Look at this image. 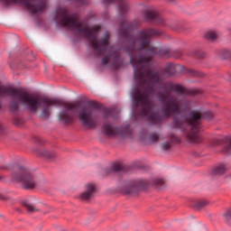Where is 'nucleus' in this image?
Masks as SVG:
<instances>
[{
    "label": "nucleus",
    "mask_w": 231,
    "mask_h": 231,
    "mask_svg": "<svg viewBox=\"0 0 231 231\" xmlns=\"http://www.w3.org/2000/svg\"><path fill=\"white\" fill-rule=\"evenodd\" d=\"M117 3L119 20V37L125 39V46L123 49L130 55V62L134 68V79L137 87L132 91V98L135 107L141 106V110H134L136 116L147 117L149 122H162L163 117L159 112H155L156 105L149 97L154 95L156 85L160 82V72L151 70V60L154 57H163L169 53L167 51L151 47L152 37H161L163 31L153 28H146L138 31L137 36L133 35V29L140 26V22L127 23V12H129L128 0H103V5ZM145 48H149L145 50Z\"/></svg>",
    "instance_id": "f257e3e1"
},
{
    "label": "nucleus",
    "mask_w": 231,
    "mask_h": 231,
    "mask_svg": "<svg viewBox=\"0 0 231 231\" xmlns=\"http://www.w3.org/2000/svg\"><path fill=\"white\" fill-rule=\"evenodd\" d=\"M161 91L157 93L159 102H162L161 111L165 118L173 116L171 129H180L185 134L188 142L190 143H199L201 136V122L203 118L210 120L214 116L212 112L206 111L201 114L199 110H193L189 113V117L181 114V109H190V104L184 99H179L176 95H198V90H189L187 88L174 83L172 81H165L161 84ZM176 95H172V92Z\"/></svg>",
    "instance_id": "f03ea898"
},
{
    "label": "nucleus",
    "mask_w": 231,
    "mask_h": 231,
    "mask_svg": "<svg viewBox=\"0 0 231 231\" xmlns=\"http://www.w3.org/2000/svg\"><path fill=\"white\" fill-rule=\"evenodd\" d=\"M3 97H12L9 104L11 113H15V111L19 109V104H22V106L27 107L31 113H37L39 107H42V116L43 118H50L51 106H55L56 107L63 106L65 110L60 113V120L63 122V124H71L75 117V112L73 111V109H75V105L65 103L58 98L33 96L23 89L12 88L5 85H0V98H3ZM2 105L0 103V109Z\"/></svg>",
    "instance_id": "7ed1b4c3"
},
{
    "label": "nucleus",
    "mask_w": 231,
    "mask_h": 231,
    "mask_svg": "<svg viewBox=\"0 0 231 231\" xmlns=\"http://www.w3.org/2000/svg\"><path fill=\"white\" fill-rule=\"evenodd\" d=\"M56 24L58 26H62L74 32L76 35L84 34V37L88 39L90 48L94 51L97 57L104 55L109 48V39L111 34L109 32H105L102 39L97 40V35L100 32V25H94L92 31L89 30L88 24L84 25L83 22H79V15L77 14H69L68 8L59 7L55 15Z\"/></svg>",
    "instance_id": "20e7f679"
},
{
    "label": "nucleus",
    "mask_w": 231,
    "mask_h": 231,
    "mask_svg": "<svg viewBox=\"0 0 231 231\" xmlns=\"http://www.w3.org/2000/svg\"><path fill=\"white\" fill-rule=\"evenodd\" d=\"M100 106L95 101H88L79 111V118L83 125L89 127H97L98 125V108Z\"/></svg>",
    "instance_id": "39448f33"
},
{
    "label": "nucleus",
    "mask_w": 231,
    "mask_h": 231,
    "mask_svg": "<svg viewBox=\"0 0 231 231\" xmlns=\"http://www.w3.org/2000/svg\"><path fill=\"white\" fill-rule=\"evenodd\" d=\"M12 180L16 181V183H22V187L25 190H33L38 185L32 171L23 165H16L14 167L12 171Z\"/></svg>",
    "instance_id": "423d86ee"
},
{
    "label": "nucleus",
    "mask_w": 231,
    "mask_h": 231,
    "mask_svg": "<svg viewBox=\"0 0 231 231\" xmlns=\"http://www.w3.org/2000/svg\"><path fill=\"white\" fill-rule=\"evenodd\" d=\"M4 6H10L11 3L22 5L31 14H42L48 8V0H0Z\"/></svg>",
    "instance_id": "0eeeda50"
},
{
    "label": "nucleus",
    "mask_w": 231,
    "mask_h": 231,
    "mask_svg": "<svg viewBox=\"0 0 231 231\" xmlns=\"http://www.w3.org/2000/svg\"><path fill=\"white\" fill-rule=\"evenodd\" d=\"M122 49H115V47H110L108 55L105 56L102 59V64L106 66V64H109V58L113 59L112 67L115 69H118V68H121V66L124 65V60H121L120 58V51Z\"/></svg>",
    "instance_id": "6e6552de"
},
{
    "label": "nucleus",
    "mask_w": 231,
    "mask_h": 231,
    "mask_svg": "<svg viewBox=\"0 0 231 231\" xmlns=\"http://www.w3.org/2000/svg\"><path fill=\"white\" fill-rule=\"evenodd\" d=\"M102 131L106 136H116L117 134H120V136H129V134H131L129 125H126L124 128L115 127L110 123L105 124L102 127Z\"/></svg>",
    "instance_id": "1a4fd4ad"
},
{
    "label": "nucleus",
    "mask_w": 231,
    "mask_h": 231,
    "mask_svg": "<svg viewBox=\"0 0 231 231\" xmlns=\"http://www.w3.org/2000/svg\"><path fill=\"white\" fill-rule=\"evenodd\" d=\"M149 185V181L142 179L129 181L123 189L124 194L129 196V194H136L140 189H145Z\"/></svg>",
    "instance_id": "9d476101"
},
{
    "label": "nucleus",
    "mask_w": 231,
    "mask_h": 231,
    "mask_svg": "<svg viewBox=\"0 0 231 231\" xmlns=\"http://www.w3.org/2000/svg\"><path fill=\"white\" fill-rule=\"evenodd\" d=\"M143 20L146 22L149 21H154L155 24H164L165 21L162 16H160V14L158 12L152 10L145 11L143 14Z\"/></svg>",
    "instance_id": "9b49d317"
},
{
    "label": "nucleus",
    "mask_w": 231,
    "mask_h": 231,
    "mask_svg": "<svg viewBox=\"0 0 231 231\" xmlns=\"http://www.w3.org/2000/svg\"><path fill=\"white\" fill-rule=\"evenodd\" d=\"M97 190V186L92 183H88L86 185V191L80 194L79 199L81 201H88V199H91L93 198L95 192Z\"/></svg>",
    "instance_id": "f8f14e48"
},
{
    "label": "nucleus",
    "mask_w": 231,
    "mask_h": 231,
    "mask_svg": "<svg viewBox=\"0 0 231 231\" xmlns=\"http://www.w3.org/2000/svg\"><path fill=\"white\" fill-rule=\"evenodd\" d=\"M127 168L126 166H124L120 163H114L112 166V169H106V174H111V172H127Z\"/></svg>",
    "instance_id": "ddd939ff"
},
{
    "label": "nucleus",
    "mask_w": 231,
    "mask_h": 231,
    "mask_svg": "<svg viewBox=\"0 0 231 231\" xmlns=\"http://www.w3.org/2000/svg\"><path fill=\"white\" fill-rule=\"evenodd\" d=\"M222 152L231 154V137H226L222 141Z\"/></svg>",
    "instance_id": "4468645a"
},
{
    "label": "nucleus",
    "mask_w": 231,
    "mask_h": 231,
    "mask_svg": "<svg viewBox=\"0 0 231 231\" xmlns=\"http://www.w3.org/2000/svg\"><path fill=\"white\" fill-rule=\"evenodd\" d=\"M23 207L29 212L30 214H33V212H37L39 209L33 206V204L30 203L28 200L22 201Z\"/></svg>",
    "instance_id": "2eb2a0df"
},
{
    "label": "nucleus",
    "mask_w": 231,
    "mask_h": 231,
    "mask_svg": "<svg viewBox=\"0 0 231 231\" xmlns=\"http://www.w3.org/2000/svg\"><path fill=\"white\" fill-rule=\"evenodd\" d=\"M37 155L41 158H45L46 160H51L55 156V152H50L48 150H41L37 152Z\"/></svg>",
    "instance_id": "dca6fc26"
},
{
    "label": "nucleus",
    "mask_w": 231,
    "mask_h": 231,
    "mask_svg": "<svg viewBox=\"0 0 231 231\" xmlns=\"http://www.w3.org/2000/svg\"><path fill=\"white\" fill-rule=\"evenodd\" d=\"M204 37L207 39V41H211V42H214V41L217 39V33H216L214 31H208L205 33Z\"/></svg>",
    "instance_id": "f3484780"
},
{
    "label": "nucleus",
    "mask_w": 231,
    "mask_h": 231,
    "mask_svg": "<svg viewBox=\"0 0 231 231\" xmlns=\"http://www.w3.org/2000/svg\"><path fill=\"white\" fill-rule=\"evenodd\" d=\"M224 172H226V166L225 164H220L214 169V173L217 176L223 175Z\"/></svg>",
    "instance_id": "a211bd4d"
},
{
    "label": "nucleus",
    "mask_w": 231,
    "mask_h": 231,
    "mask_svg": "<svg viewBox=\"0 0 231 231\" xmlns=\"http://www.w3.org/2000/svg\"><path fill=\"white\" fill-rule=\"evenodd\" d=\"M165 73H167L168 77H172L174 73H176V69H174L173 65H169L165 69Z\"/></svg>",
    "instance_id": "6ab92c4d"
},
{
    "label": "nucleus",
    "mask_w": 231,
    "mask_h": 231,
    "mask_svg": "<svg viewBox=\"0 0 231 231\" xmlns=\"http://www.w3.org/2000/svg\"><path fill=\"white\" fill-rule=\"evenodd\" d=\"M207 205H208V201L201 200V201L197 202L194 205V208H196L197 210H199V208H203V207H207Z\"/></svg>",
    "instance_id": "aec40b11"
},
{
    "label": "nucleus",
    "mask_w": 231,
    "mask_h": 231,
    "mask_svg": "<svg viewBox=\"0 0 231 231\" xmlns=\"http://www.w3.org/2000/svg\"><path fill=\"white\" fill-rule=\"evenodd\" d=\"M113 108H106L104 109L103 112V118L106 120L107 118H109V116H111V115H113Z\"/></svg>",
    "instance_id": "412c9836"
},
{
    "label": "nucleus",
    "mask_w": 231,
    "mask_h": 231,
    "mask_svg": "<svg viewBox=\"0 0 231 231\" xmlns=\"http://www.w3.org/2000/svg\"><path fill=\"white\" fill-rule=\"evenodd\" d=\"M169 138L173 143H180L181 142V140L174 134H170Z\"/></svg>",
    "instance_id": "4be33fe9"
},
{
    "label": "nucleus",
    "mask_w": 231,
    "mask_h": 231,
    "mask_svg": "<svg viewBox=\"0 0 231 231\" xmlns=\"http://www.w3.org/2000/svg\"><path fill=\"white\" fill-rule=\"evenodd\" d=\"M150 142H152V143H156V142H158V140H160V136H158V134L156 133H152L150 137H149Z\"/></svg>",
    "instance_id": "5701e85b"
},
{
    "label": "nucleus",
    "mask_w": 231,
    "mask_h": 231,
    "mask_svg": "<svg viewBox=\"0 0 231 231\" xmlns=\"http://www.w3.org/2000/svg\"><path fill=\"white\" fill-rule=\"evenodd\" d=\"M222 53H223V56H222L223 59H230V60H231V51H230L224 50L222 51Z\"/></svg>",
    "instance_id": "b1692460"
},
{
    "label": "nucleus",
    "mask_w": 231,
    "mask_h": 231,
    "mask_svg": "<svg viewBox=\"0 0 231 231\" xmlns=\"http://www.w3.org/2000/svg\"><path fill=\"white\" fill-rule=\"evenodd\" d=\"M153 185H163L165 181L162 179H154L153 180Z\"/></svg>",
    "instance_id": "393cba45"
},
{
    "label": "nucleus",
    "mask_w": 231,
    "mask_h": 231,
    "mask_svg": "<svg viewBox=\"0 0 231 231\" xmlns=\"http://www.w3.org/2000/svg\"><path fill=\"white\" fill-rule=\"evenodd\" d=\"M162 149H163V151H169V149H171V143L166 142V143H162Z\"/></svg>",
    "instance_id": "a878e982"
},
{
    "label": "nucleus",
    "mask_w": 231,
    "mask_h": 231,
    "mask_svg": "<svg viewBox=\"0 0 231 231\" xmlns=\"http://www.w3.org/2000/svg\"><path fill=\"white\" fill-rule=\"evenodd\" d=\"M33 142H35V143H40V145H42V138H41L39 136H35L33 138Z\"/></svg>",
    "instance_id": "bb28decb"
},
{
    "label": "nucleus",
    "mask_w": 231,
    "mask_h": 231,
    "mask_svg": "<svg viewBox=\"0 0 231 231\" xmlns=\"http://www.w3.org/2000/svg\"><path fill=\"white\" fill-rule=\"evenodd\" d=\"M6 170H8V166H6V164L0 165V171H6Z\"/></svg>",
    "instance_id": "cd10ccee"
},
{
    "label": "nucleus",
    "mask_w": 231,
    "mask_h": 231,
    "mask_svg": "<svg viewBox=\"0 0 231 231\" xmlns=\"http://www.w3.org/2000/svg\"><path fill=\"white\" fill-rule=\"evenodd\" d=\"M190 73H191V75H194L195 77H199V72H198L196 70H191Z\"/></svg>",
    "instance_id": "c85d7f7f"
},
{
    "label": "nucleus",
    "mask_w": 231,
    "mask_h": 231,
    "mask_svg": "<svg viewBox=\"0 0 231 231\" xmlns=\"http://www.w3.org/2000/svg\"><path fill=\"white\" fill-rule=\"evenodd\" d=\"M224 217H226V219H231V213L227 212L224 215Z\"/></svg>",
    "instance_id": "c756f323"
},
{
    "label": "nucleus",
    "mask_w": 231,
    "mask_h": 231,
    "mask_svg": "<svg viewBox=\"0 0 231 231\" xmlns=\"http://www.w3.org/2000/svg\"><path fill=\"white\" fill-rule=\"evenodd\" d=\"M3 133V125L0 124V134Z\"/></svg>",
    "instance_id": "7c9ffc66"
},
{
    "label": "nucleus",
    "mask_w": 231,
    "mask_h": 231,
    "mask_svg": "<svg viewBox=\"0 0 231 231\" xmlns=\"http://www.w3.org/2000/svg\"><path fill=\"white\" fill-rule=\"evenodd\" d=\"M221 143V141L217 140V145H219Z\"/></svg>",
    "instance_id": "2f4dec72"
},
{
    "label": "nucleus",
    "mask_w": 231,
    "mask_h": 231,
    "mask_svg": "<svg viewBox=\"0 0 231 231\" xmlns=\"http://www.w3.org/2000/svg\"><path fill=\"white\" fill-rule=\"evenodd\" d=\"M0 180H2V178L0 177Z\"/></svg>",
    "instance_id": "473e14b6"
}]
</instances>
